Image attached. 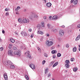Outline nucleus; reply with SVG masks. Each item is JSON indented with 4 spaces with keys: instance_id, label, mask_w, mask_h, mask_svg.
Wrapping results in <instances>:
<instances>
[{
    "instance_id": "nucleus-1",
    "label": "nucleus",
    "mask_w": 80,
    "mask_h": 80,
    "mask_svg": "<svg viewBox=\"0 0 80 80\" xmlns=\"http://www.w3.org/2000/svg\"><path fill=\"white\" fill-rule=\"evenodd\" d=\"M38 17L34 12L32 13V14L30 16V19L32 20H35L38 19Z\"/></svg>"
},
{
    "instance_id": "nucleus-2",
    "label": "nucleus",
    "mask_w": 80,
    "mask_h": 80,
    "mask_svg": "<svg viewBox=\"0 0 80 80\" xmlns=\"http://www.w3.org/2000/svg\"><path fill=\"white\" fill-rule=\"evenodd\" d=\"M21 50H18V52L16 51H14L13 52V53L14 55H17L18 57H20L21 54Z\"/></svg>"
},
{
    "instance_id": "nucleus-3",
    "label": "nucleus",
    "mask_w": 80,
    "mask_h": 80,
    "mask_svg": "<svg viewBox=\"0 0 80 80\" xmlns=\"http://www.w3.org/2000/svg\"><path fill=\"white\" fill-rule=\"evenodd\" d=\"M46 45L47 47H51L52 45H53V42L52 41H49L48 40H47L46 42Z\"/></svg>"
},
{
    "instance_id": "nucleus-4",
    "label": "nucleus",
    "mask_w": 80,
    "mask_h": 80,
    "mask_svg": "<svg viewBox=\"0 0 80 80\" xmlns=\"http://www.w3.org/2000/svg\"><path fill=\"white\" fill-rule=\"evenodd\" d=\"M25 55L27 56V58H31V55H30V51H27V52L25 53Z\"/></svg>"
},
{
    "instance_id": "nucleus-5",
    "label": "nucleus",
    "mask_w": 80,
    "mask_h": 80,
    "mask_svg": "<svg viewBox=\"0 0 80 80\" xmlns=\"http://www.w3.org/2000/svg\"><path fill=\"white\" fill-rule=\"evenodd\" d=\"M30 22V20L28 19H23V23H29Z\"/></svg>"
},
{
    "instance_id": "nucleus-6",
    "label": "nucleus",
    "mask_w": 80,
    "mask_h": 80,
    "mask_svg": "<svg viewBox=\"0 0 80 80\" xmlns=\"http://www.w3.org/2000/svg\"><path fill=\"white\" fill-rule=\"evenodd\" d=\"M12 62L10 60L8 61V62H5V64L6 66H8V64L9 65H12Z\"/></svg>"
},
{
    "instance_id": "nucleus-7",
    "label": "nucleus",
    "mask_w": 80,
    "mask_h": 80,
    "mask_svg": "<svg viewBox=\"0 0 80 80\" xmlns=\"http://www.w3.org/2000/svg\"><path fill=\"white\" fill-rule=\"evenodd\" d=\"M64 34V31L62 30H60L59 32V35L60 36H63Z\"/></svg>"
},
{
    "instance_id": "nucleus-8",
    "label": "nucleus",
    "mask_w": 80,
    "mask_h": 80,
    "mask_svg": "<svg viewBox=\"0 0 80 80\" xmlns=\"http://www.w3.org/2000/svg\"><path fill=\"white\" fill-rule=\"evenodd\" d=\"M29 67L32 68V70L35 68V65L33 64V63L30 64L29 65Z\"/></svg>"
},
{
    "instance_id": "nucleus-9",
    "label": "nucleus",
    "mask_w": 80,
    "mask_h": 80,
    "mask_svg": "<svg viewBox=\"0 0 80 80\" xmlns=\"http://www.w3.org/2000/svg\"><path fill=\"white\" fill-rule=\"evenodd\" d=\"M8 54L9 55H11V56H12L13 55V51L12 50H9L8 52Z\"/></svg>"
},
{
    "instance_id": "nucleus-10",
    "label": "nucleus",
    "mask_w": 80,
    "mask_h": 80,
    "mask_svg": "<svg viewBox=\"0 0 80 80\" xmlns=\"http://www.w3.org/2000/svg\"><path fill=\"white\" fill-rule=\"evenodd\" d=\"M5 80H8V76H7V74L5 73L3 74Z\"/></svg>"
},
{
    "instance_id": "nucleus-11",
    "label": "nucleus",
    "mask_w": 80,
    "mask_h": 80,
    "mask_svg": "<svg viewBox=\"0 0 80 80\" xmlns=\"http://www.w3.org/2000/svg\"><path fill=\"white\" fill-rule=\"evenodd\" d=\"M46 6H47V7H48L50 8V7H51V6H52V3H50V2L46 4Z\"/></svg>"
},
{
    "instance_id": "nucleus-12",
    "label": "nucleus",
    "mask_w": 80,
    "mask_h": 80,
    "mask_svg": "<svg viewBox=\"0 0 80 80\" xmlns=\"http://www.w3.org/2000/svg\"><path fill=\"white\" fill-rule=\"evenodd\" d=\"M18 21L19 23H23V20H22V19L19 18H18Z\"/></svg>"
},
{
    "instance_id": "nucleus-13",
    "label": "nucleus",
    "mask_w": 80,
    "mask_h": 80,
    "mask_svg": "<svg viewBox=\"0 0 80 80\" xmlns=\"http://www.w3.org/2000/svg\"><path fill=\"white\" fill-rule=\"evenodd\" d=\"M80 35H79L75 39V41H78V40H80Z\"/></svg>"
},
{
    "instance_id": "nucleus-14",
    "label": "nucleus",
    "mask_w": 80,
    "mask_h": 80,
    "mask_svg": "<svg viewBox=\"0 0 80 80\" xmlns=\"http://www.w3.org/2000/svg\"><path fill=\"white\" fill-rule=\"evenodd\" d=\"M48 72V68H47L46 69H45V74H47V72Z\"/></svg>"
},
{
    "instance_id": "nucleus-15",
    "label": "nucleus",
    "mask_w": 80,
    "mask_h": 80,
    "mask_svg": "<svg viewBox=\"0 0 80 80\" xmlns=\"http://www.w3.org/2000/svg\"><path fill=\"white\" fill-rule=\"evenodd\" d=\"M37 33H38V34H41V35H43V32L40 31H38V32H37Z\"/></svg>"
},
{
    "instance_id": "nucleus-16",
    "label": "nucleus",
    "mask_w": 80,
    "mask_h": 80,
    "mask_svg": "<svg viewBox=\"0 0 80 80\" xmlns=\"http://www.w3.org/2000/svg\"><path fill=\"white\" fill-rule=\"evenodd\" d=\"M10 41L12 43H13L15 42V40L13 39L12 38H11L10 39Z\"/></svg>"
},
{
    "instance_id": "nucleus-17",
    "label": "nucleus",
    "mask_w": 80,
    "mask_h": 80,
    "mask_svg": "<svg viewBox=\"0 0 80 80\" xmlns=\"http://www.w3.org/2000/svg\"><path fill=\"white\" fill-rule=\"evenodd\" d=\"M58 62H55V63L52 66L53 67H56L57 65H58Z\"/></svg>"
},
{
    "instance_id": "nucleus-18",
    "label": "nucleus",
    "mask_w": 80,
    "mask_h": 80,
    "mask_svg": "<svg viewBox=\"0 0 80 80\" xmlns=\"http://www.w3.org/2000/svg\"><path fill=\"white\" fill-rule=\"evenodd\" d=\"M41 26H42V27H45V24H44V22H41Z\"/></svg>"
},
{
    "instance_id": "nucleus-19",
    "label": "nucleus",
    "mask_w": 80,
    "mask_h": 80,
    "mask_svg": "<svg viewBox=\"0 0 80 80\" xmlns=\"http://www.w3.org/2000/svg\"><path fill=\"white\" fill-rule=\"evenodd\" d=\"M21 49H22V50H26V48L24 46H21Z\"/></svg>"
},
{
    "instance_id": "nucleus-20",
    "label": "nucleus",
    "mask_w": 80,
    "mask_h": 80,
    "mask_svg": "<svg viewBox=\"0 0 80 80\" xmlns=\"http://www.w3.org/2000/svg\"><path fill=\"white\" fill-rule=\"evenodd\" d=\"M53 19H54V20H56L57 19V16L56 15H54V16L52 17Z\"/></svg>"
},
{
    "instance_id": "nucleus-21",
    "label": "nucleus",
    "mask_w": 80,
    "mask_h": 80,
    "mask_svg": "<svg viewBox=\"0 0 80 80\" xmlns=\"http://www.w3.org/2000/svg\"><path fill=\"white\" fill-rule=\"evenodd\" d=\"M73 51L74 52H75L77 51V48L76 47H74L73 48Z\"/></svg>"
},
{
    "instance_id": "nucleus-22",
    "label": "nucleus",
    "mask_w": 80,
    "mask_h": 80,
    "mask_svg": "<svg viewBox=\"0 0 80 80\" xmlns=\"http://www.w3.org/2000/svg\"><path fill=\"white\" fill-rule=\"evenodd\" d=\"M56 52H57V51L54 50L52 51L51 52V53L52 54H54V53H56Z\"/></svg>"
},
{
    "instance_id": "nucleus-23",
    "label": "nucleus",
    "mask_w": 80,
    "mask_h": 80,
    "mask_svg": "<svg viewBox=\"0 0 80 80\" xmlns=\"http://www.w3.org/2000/svg\"><path fill=\"white\" fill-rule=\"evenodd\" d=\"M78 3V1L77 0H75L74 1V5H76V4H77Z\"/></svg>"
},
{
    "instance_id": "nucleus-24",
    "label": "nucleus",
    "mask_w": 80,
    "mask_h": 80,
    "mask_svg": "<svg viewBox=\"0 0 80 80\" xmlns=\"http://www.w3.org/2000/svg\"><path fill=\"white\" fill-rule=\"evenodd\" d=\"M69 66L70 65H69V64H66L65 65V67L66 68H68Z\"/></svg>"
},
{
    "instance_id": "nucleus-25",
    "label": "nucleus",
    "mask_w": 80,
    "mask_h": 80,
    "mask_svg": "<svg viewBox=\"0 0 80 80\" xmlns=\"http://www.w3.org/2000/svg\"><path fill=\"white\" fill-rule=\"evenodd\" d=\"M25 77L27 80H29V78L28 77V76L27 75H25Z\"/></svg>"
},
{
    "instance_id": "nucleus-26",
    "label": "nucleus",
    "mask_w": 80,
    "mask_h": 80,
    "mask_svg": "<svg viewBox=\"0 0 80 80\" xmlns=\"http://www.w3.org/2000/svg\"><path fill=\"white\" fill-rule=\"evenodd\" d=\"M65 62L66 63V64H69L70 63V62L68 60H66L65 61Z\"/></svg>"
},
{
    "instance_id": "nucleus-27",
    "label": "nucleus",
    "mask_w": 80,
    "mask_h": 80,
    "mask_svg": "<svg viewBox=\"0 0 80 80\" xmlns=\"http://www.w3.org/2000/svg\"><path fill=\"white\" fill-rule=\"evenodd\" d=\"M19 9H20V7L18 6L17 7V8L15 10L16 11H17Z\"/></svg>"
},
{
    "instance_id": "nucleus-28",
    "label": "nucleus",
    "mask_w": 80,
    "mask_h": 80,
    "mask_svg": "<svg viewBox=\"0 0 80 80\" xmlns=\"http://www.w3.org/2000/svg\"><path fill=\"white\" fill-rule=\"evenodd\" d=\"M24 36H25V37L27 36V35H28V33L25 32H24Z\"/></svg>"
},
{
    "instance_id": "nucleus-29",
    "label": "nucleus",
    "mask_w": 80,
    "mask_h": 80,
    "mask_svg": "<svg viewBox=\"0 0 80 80\" xmlns=\"http://www.w3.org/2000/svg\"><path fill=\"white\" fill-rule=\"evenodd\" d=\"M24 33H25V32L24 31H22L21 32V34L22 35V36H24Z\"/></svg>"
},
{
    "instance_id": "nucleus-30",
    "label": "nucleus",
    "mask_w": 80,
    "mask_h": 80,
    "mask_svg": "<svg viewBox=\"0 0 80 80\" xmlns=\"http://www.w3.org/2000/svg\"><path fill=\"white\" fill-rule=\"evenodd\" d=\"M54 63V61L51 62L50 63V66H52Z\"/></svg>"
},
{
    "instance_id": "nucleus-31",
    "label": "nucleus",
    "mask_w": 80,
    "mask_h": 80,
    "mask_svg": "<svg viewBox=\"0 0 80 80\" xmlns=\"http://www.w3.org/2000/svg\"><path fill=\"white\" fill-rule=\"evenodd\" d=\"M15 68V66H14V65H11L10 66V68H11L12 69H13Z\"/></svg>"
},
{
    "instance_id": "nucleus-32",
    "label": "nucleus",
    "mask_w": 80,
    "mask_h": 80,
    "mask_svg": "<svg viewBox=\"0 0 80 80\" xmlns=\"http://www.w3.org/2000/svg\"><path fill=\"white\" fill-rule=\"evenodd\" d=\"M12 44H10L9 45V48H12Z\"/></svg>"
},
{
    "instance_id": "nucleus-33",
    "label": "nucleus",
    "mask_w": 80,
    "mask_h": 80,
    "mask_svg": "<svg viewBox=\"0 0 80 80\" xmlns=\"http://www.w3.org/2000/svg\"><path fill=\"white\" fill-rule=\"evenodd\" d=\"M78 70V68H75L73 69V71L74 72H76Z\"/></svg>"
},
{
    "instance_id": "nucleus-34",
    "label": "nucleus",
    "mask_w": 80,
    "mask_h": 80,
    "mask_svg": "<svg viewBox=\"0 0 80 80\" xmlns=\"http://www.w3.org/2000/svg\"><path fill=\"white\" fill-rule=\"evenodd\" d=\"M62 55V54H60V53H58L57 54V56L58 57H61V56Z\"/></svg>"
},
{
    "instance_id": "nucleus-35",
    "label": "nucleus",
    "mask_w": 80,
    "mask_h": 80,
    "mask_svg": "<svg viewBox=\"0 0 80 80\" xmlns=\"http://www.w3.org/2000/svg\"><path fill=\"white\" fill-rule=\"evenodd\" d=\"M12 50H17V48H16L15 47H13V48H12Z\"/></svg>"
},
{
    "instance_id": "nucleus-36",
    "label": "nucleus",
    "mask_w": 80,
    "mask_h": 80,
    "mask_svg": "<svg viewBox=\"0 0 80 80\" xmlns=\"http://www.w3.org/2000/svg\"><path fill=\"white\" fill-rule=\"evenodd\" d=\"M47 26L48 28H49V29H50V27H51V26L50 25V24H48Z\"/></svg>"
},
{
    "instance_id": "nucleus-37",
    "label": "nucleus",
    "mask_w": 80,
    "mask_h": 80,
    "mask_svg": "<svg viewBox=\"0 0 80 80\" xmlns=\"http://www.w3.org/2000/svg\"><path fill=\"white\" fill-rule=\"evenodd\" d=\"M38 50L39 51V52H40V53H41V52H42V51H41V49H40V48L38 47Z\"/></svg>"
},
{
    "instance_id": "nucleus-38",
    "label": "nucleus",
    "mask_w": 80,
    "mask_h": 80,
    "mask_svg": "<svg viewBox=\"0 0 80 80\" xmlns=\"http://www.w3.org/2000/svg\"><path fill=\"white\" fill-rule=\"evenodd\" d=\"M57 31V30L56 29H53V30H52V31L53 32H56Z\"/></svg>"
},
{
    "instance_id": "nucleus-39",
    "label": "nucleus",
    "mask_w": 80,
    "mask_h": 80,
    "mask_svg": "<svg viewBox=\"0 0 80 80\" xmlns=\"http://www.w3.org/2000/svg\"><path fill=\"white\" fill-rule=\"evenodd\" d=\"M44 55L46 57H48V55H47V54L46 53H44Z\"/></svg>"
},
{
    "instance_id": "nucleus-40",
    "label": "nucleus",
    "mask_w": 80,
    "mask_h": 80,
    "mask_svg": "<svg viewBox=\"0 0 80 80\" xmlns=\"http://www.w3.org/2000/svg\"><path fill=\"white\" fill-rule=\"evenodd\" d=\"M74 60H75L74 58H71V62H73V61H74Z\"/></svg>"
},
{
    "instance_id": "nucleus-41",
    "label": "nucleus",
    "mask_w": 80,
    "mask_h": 80,
    "mask_svg": "<svg viewBox=\"0 0 80 80\" xmlns=\"http://www.w3.org/2000/svg\"><path fill=\"white\" fill-rule=\"evenodd\" d=\"M44 63H45V60L43 61L42 62V65H44Z\"/></svg>"
},
{
    "instance_id": "nucleus-42",
    "label": "nucleus",
    "mask_w": 80,
    "mask_h": 80,
    "mask_svg": "<svg viewBox=\"0 0 80 80\" xmlns=\"http://www.w3.org/2000/svg\"><path fill=\"white\" fill-rule=\"evenodd\" d=\"M3 48L2 47L0 48V51H3Z\"/></svg>"
},
{
    "instance_id": "nucleus-43",
    "label": "nucleus",
    "mask_w": 80,
    "mask_h": 80,
    "mask_svg": "<svg viewBox=\"0 0 80 80\" xmlns=\"http://www.w3.org/2000/svg\"><path fill=\"white\" fill-rule=\"evenodd\" d=\"M66 47H67V48H68V47H69V44H66Z\"/></svg>"
},
{
    "instance_id": "nucleus-44",
    "label": "nucleus",
    "mask_w": 80,
    "mask_h": 80,
    "mask_svg": "<svg viewBox=\"0 0 80 80\" xmlns=\"http://www.w3.org/2000/svg\"><path fill=\"white\" fill-rule=\"evenodd\" d=\"M52 57L53 58H56V56L55 55H53Z\"/></svg>"
},
{
    "instance_id": "nucleus-45",
    "label": "nucleus",
    "mask_w": 80,
    "mask_h": 80,
    "mask_svg": "<svg viewBox=\"0 0 80 80\" xmlns=\"http://www.w3.org/2000/svg\"><path fill=\"white\" fill-rule=\"evenodd\" d=\"M58 40L59 41H61V40H62V38H58Z\"/></svg>"
},
{
    "instance_id": "nucleus-46",
    "label": "nucleus",
    "mask_w": 80,
    "mask_h": 80,
    "mask_svg": "<svg viewBox=\"0 0 80 80\" xmlns=\"http://www.w3.org/2000/svg\"><path fill=\"white\" fill-rule=\"evenodd\" d=\"M9 14V13H8V12H6V14H5V15L6 16L7 15H8V14Z\"/></svg>"
},
{
    "instance_id": "nucleus-47",
    "label": "nucleus",
    "mask_w": 80,
    "mask_h": 80,
    "mask_svg": "<svg viewBox=\"0 0 80 80\" xmlns=\"http://www.w3.org/2000/svg\"><path fill=\"white\" fill-rule=\"evenodd\" d=\"M55 48V47H52L51 48V50H53V49H54Z\"/></svg>"
},
{
    "instance_id": "nucleus-48",
    "label": "nucleus",
    "mask_w": 80,
    "mask_h": 80,
    "mask_svg": "<svg viewBox=\"0 0 80 80\" xmlns=\"http://www.w3.org/2000/svg\"><path fill=\"white\" fill-rule=\"evenodd\" d=\"M46 35L47 37H48L49 36H50V34H46Z\"/></svg>"
},
{
    "instance_id": "nucleus-49",
    "label": "nucleus",
    "mask_w": 80,
    "mask_h": 80,
    "mask_svg": "<svg viewBox=\"0 0 80 80\" xmlns=\"http://www.w3.org/2000/svg\"><path fill=\"white\" fill-rule=\"evenodd\" d=\"M52 16H50L49 17V19L50 20H51V19H52Z\"/></svg>"
},
{
    "instance_id": "nucleus-50",
    "label": "nucleus",
    "mask_w": 80,
    "mask_h": 80,
    "mask_svg": "<svg viewBox=\"0 0 80 80\" xmlns=\"http://www.w3.org/2000/svg\"><path fill=\"white\" fill-rule=\"evenodd\" d=\"M5 11H8L9 10L7 8H6L5 10Z\"/></svg>"
},
{
    "instance_id": "nucleus-51",
    "label": "nucleus",
    "mask_w": 80,
    "mask_h": 80,
    "mask_svg": "<svg viewBox=\"0 0 80 80\" xmlns=\"http://www.w3.org/2000/svg\"><path fill=\"white\" fill-rule=\"evenodd\" d=\"M51 75V74H50L49 73L48 74V77H50Z\"/></svg>"
},
{
    "instance_id": "nucleus-52",
    "label": "nucleus",
    "mask_w": 80,
    "mask_h": 80,
    "mask_svg": "<svg viewBox=\"0 0 80 80\" xmlns=\"http://www.w3.org/2000/svg\"><path fill=\"white\" fill-rule=\"evenodd\" d=\"M2 42V39H1V38L0 37V42Z\"/></svg>"
},
{
    "instance_id": "nucleus-53",
    "label": "nucleus",
    "mask_w": 80,
    "mask_h": 80,
    "mask_svg": "<svg viewBox=\"0 0 80 80\" xmlns=\"http://www.w3.org/2000/svg\"><path fill=\"white\" fill-rule=\"evenodd\" d=\"M78 28H80V24H78Z\"/></svg>"
},
{
    "instance_id": "nucleus-54",
    "label": "nucleus",
    "mask_w": 80,
    "mask_h": 80,
    "mask_svg": "<svg viewBox=\"0 0 80 80\" xmlns=\"http://www.w3.org/2000/svg\"><path fill=\"white\" fill-rule=\"evenodd\" d=\"M43 18H44V19H46L47 18V17L46 16H44L43 17Z\"/></svg>"
},
{
    "instance_id": "nucleus-55",
    "label": "nucleus",
    "mask_w": 80,
    "mask_h": 80,
    "mask_svg": "<svg viewBox=\"0 0 80 80\" xmlns=\"http://www.w3.org/2000/svg\"><path fill=\"white\" fill-rule=\"evenodd\" d=\"M31 38H33V35H31Z\"/></svg>"
},
{
    "instance_id": "nucleus-56",
    "label": "nucleus",
    "mask_w": 80,
    "mask_h": 80,
    "mask_svg": "<svg viewBox=\"0 0 80 80\" xmlns=\"http://www.w3.org/2000/svg\"><path fill=\"white\" fill-rule=\"evenodd\" d=\"M73 1H74V0H71V3H73Z\"/></svg>"
},
{
    "instance_id": "nucleus-57",
    "label": "nucleus",
    "mask_w": 80,
    "mask_h": 80,
    "mask_svg": "<svg viewBox=\"0 0 80 80\" xmlns=\"http://www.w3.org/2000/svg\"><path fill=\"white\" fill-rule=\"evenodd\" d=\"M29 32H31L32 31V29H29Z\"/></svg>"
},
{
    "instance_id": "nucleus-58",
    "label": "nucleus",
    "mask_w": 80,
    "mask_h": 80,
    "mask_svg": "<svg viewBox=\"0 0 80 80\" xmlns=\"http://www.w3.org/2000/svg\"><path fill=\"white\" fill-rule=\"evenodd\" d=\"M2 33H5V31H4V30H2Z\"/></svg>"
},
{
    "instance_id": "nucleus-59",
    "label": "nucleus",
    "mask_w": 80,
    "mask_h": 80,
    "mask_svg": "<svg viewBox=\"0 0 80 80\" xmlns=\"http://www.w3.org/2000/svg\"><path fill=\"white\" fill-rule=\"evenodd\" d=\"M15 34H16V35H18V33H17V32H15Z\"/></svg>"
},
{
    "instance_id": "nucleus-60",
    "label": "nucleus",
    "mask_w": 80,
    "mask_h": 80,
    "mask_svg": "<svg viewBox=\"0 0 80 80\" xmlns=\"http://www.w3.org/2000/svg\"><path fill=\"white\" fill-rule=\"evenodd\" d=\"M16 13L17 15H18L19 14V13L17 12H16Z\"/></svg>"
},
{
    "instance_id": "nucleus-61",
    "label": "nucleus",
    "mask_w": 80,
    "mask_h": 80,
    "mask_svg": "<svg viewBox=\"0 0 80 80\" xmlns=\"http://www.w3.org/2000/svg\"><path fill=\"white\" fill-rule=\"evenodd\" d=\"M62 27V28H65V26H64V25H63Z\"/></svg>"
},
{
    "instance_id": "nucleus-62",
    "label": "nucleus",
    "mask_w": 80,
    "mask_h": 80,
    "mask_svg": "<svg viewBox=\"0 0 80 80\" xmlns=\"http://www.w3.org/2000/svg\"><path fill=\"white\" fill-rule=\"evenodd\" d=\"M26 11V9H24V12H25Z\"/></svg>"
},
{
    "instance_id": "nucleus-63",
    "label": "nucleus",
    "mask_w": 80,
    "mask_h": 80,
    "mask_svg": "<svg viewBox=\"0 0 80 80\" xmlns=\"http://www.w3.org/2000/svg\"><path fill=\"white\" fill-rule=\"evenodd\" d=\"M79 51L80 52V48H79Z\"/></svg>"
},
{
    "instance_id": "nucleus-64",
    "label": "nucleus",
    "mask_w": 80,
    "mask_h": 80,
    "mask_svg": "<svg viewBox=\"0 0 80 80\" xmlns=\"http://www.w3.org/2000/svg\"><path fill=\"white\" fill-rule=\"evenodd\" d=\"M78 46H79V47L80 48V45H79Z\"/></svg>"
}]
</instances>
